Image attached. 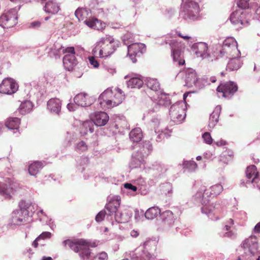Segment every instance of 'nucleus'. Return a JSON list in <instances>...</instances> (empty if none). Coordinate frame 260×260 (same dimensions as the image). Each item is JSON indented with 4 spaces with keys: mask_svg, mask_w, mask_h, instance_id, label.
Returning <instances> with one entry per match:
<instances>
[{
    "mask_svg": "<svg viewBox=\"0 0 260 260\" xmlns=\"http://www.w3.org/2000/svg\"><path fill=\"white\" fill-rule=\"evenodd\" d=\"M89 159L87 157L82 156L80 157V159L78 161V164L80 167L83 166V167L81 168V172H82L85 169L84 166L87 165Z\"/></svg>",
    "mask_w": 260,
    "mask_h": 260,
    "instance_id": "nucleus-55",
    "label": "nucleus"
},
{
    "mask_svg": "<svg viewBox=\"0 0 260 260\" xmlns=\"http://www.w3.org/2000/svg\"><path fill=\"white\" fill-rule=\"evenodd\" d=\"M6 185L0 182V194L6 199L11 197L10 189L6 187Z\"/></svg>",
    "mask_w": 260,
    "mask_h": 260,
    "instance_id": "nucleus-48",
    "label": "nucleus"
},
{
    "mask_svg": "<svg viewBox=\"0 0 260 260\" xmlns=\"http://www.w3.org/2000/svg\"><path fill=\"white\" fill-rule=\"evenodd\" d=\"M52 237V234L49 232H44L38 237V239H49Z\"/></svg>",
    "mask_w": 260,
    "mask_h": 260,
    "instance_id": "nucleus-60",
    "label": "nucleus"
},
{
    "mask_svg": "<svg viewBox=\"0 0 260 260\" xmlns=\"http://www.w3.org/2000/svg\"><path fill=\"white\" fill-rule=\"evenodd\" d=\"M122 40L123 44L128 46V45L134 43V35L131 32H127L122 36Z\"/></svg>",
    "mask_w": 260,
    "mask_h": 260,
    "instance_id": "nucleus-49",
    "label": "nucleus"
},
{
    "mask_svg": "<svg viewBox=\"0 0 260 260\" xmlns=\"http://www.w3.org/2000/svg\"><path fill=\"white\" fill-rule=\"evenodd\" d=\"M66 54L63 58V64L66 70L71 71L77 64L78 61L75 56V49L73 47L66 48Z\"/></svg>",
    "mask_w": 260,
    "mask_h": 260,
    "instance_id": "nucleus-14",
    "label": "nucleus"
},
{
    "mask_svg": "<svg viewBox=\"0 0 260 260\" xmlns=\"http://www.w3.org/2000/svg\"><path fill=\"white\" fill-rule=\"evenodd\" d=\"M18 89L17 83L11 78H5L0 84V92L2 93L11 94L16 92Z\"/></svg>",
    "mask_w": 260,
    "mask_h": 260,
    "instance_id": "nucleus-17",
    "label": "nucleus"
},
{
    "mask_svg": "<svg viewBox=\"0 0 260 260\" xmlns=\"http://www.w3.org/2000/svg\"><path fill=\"white\" fill-rule=\"evenodd\" d=\"M88 149V146L86 143L83 141H80L76 143L75 150L78 152H84L87 151Z\"/></svg>",
    "mask_w": 260,
    "mask_h": 260,
    "instance_id": "nucleus-50",
    "label": "nucleus"
},
{
    "mask_svg": "<svg viewBox=\"0 0 260 260\" xmlns=\"http://www.w3.org/2000/svg\"><path fill=\"white\" fill-rule=\"evenodd\" d=\"M129 139L134 142H139L142 138V132L140 128L137 127L131 131L129 133Z\"/></svg>",
    "mask_w": 260,
    "mask_h": 260,
    "instance_id": "nucleus-37",
    "label": "nucleus"
},
{
    "mask_svg": "<svg viewBox=\"0 0 260 260\" xmlns=\"http://www.w3.org/2000/svg\"><path fill=\"white\" fill-rule=\"evenodd\" d=\"M88 95L85 93H80L77 94L74 101L76 105L81 107L88 106L91 105V103L88 101Z\"/></svg>",
    "mask_w": 260,
    "mask_h": 260,
    "instance_id": "nucleus-29",
    "label": "nucleus"
},
{
    "mask_svg": "<svg viewBox=\"0 0 260 260\" xmlns=\"http://www.w3.org/2000/svg\"><path fill=\"white\" fill-rule=\"evenodd\" d=\"M120 203L118 200L113 201L106 205V209L108 211L110 216L109 219L114 218L118 223H125L128 222L132 215V213L127 209L119 210Z\"/></svg>",
    "mask_w": 260,
    "mask_h": 260,
    "instance_id": "nucleus-6",
    "label": "nucleus"
},
{
    "mask_svg": "<svg viewBox=\"0 0 260 260\" xmlns=\"http://www.w3.org/2000/svg\"><path fill=\"white\" fill-rule=\"evenodd\" d=\"M124 187L125 188L131 190L133 191H136L137 188L136 186L132 185L129 183H125L124 184Z\"/></svg>",
    "mask_w": 260,
    "mask_h": 260,
    "instance_id": "nucleus-64",
    "label": "nucleus"
},
{
    "mask_svg": "<svg viewBox=\"0 0 260 260\" xmlns=\"http://www.w3.org/2000/svg\"><path fill=\"white\" fill-rule=\"evenodd\" d=\"M108 255L105 252H102L97 254L93 260H107Z\"/></svg>",
    "mask_w": 260,
    "mask_h": 260,
    "instance_id": "nucleus-58",
    "label": "nucleus"
},
{
    "mask_svg": "<svg viewBox=\"0 0 260 260\" xmlns=\"http://www.w3.org/2000/svg\"><path fill=\"white\" fill-rule=\"evenodd\" d=\"M91 8L93 9V13L98 15L99 17H104L105 16L104 11L103 8H94L91 7Z\"/></svg>",
    "mask_w": 260,
    "mask_h": 260,
    "instance_id": "nucleus-57",
    "label": "nucleus"
},
{
    "mask_svg": "<svg viewBox=\"0 0 260 260\" xmlns=\"http://www.w3.org/2000/svg\"><path fill=\"white\" fill-rule=\"evenodd\" d=\"M43 164L41 161H35L31 164L28 167L29 174L31 176H35L43 168Z\"/></svg>",
    "mask_w": 260,
    "mask_h": 260,
    "instance_id": "nucleus-41",
    "label": "nucleus"
},
{
    "mask_svg": "<svg viewBox=\"0 0 260 260\" xmlns=\"http://www.w3.org/2000/svg\"><path fill=\"white\" fill-rule=\"evenodd\" d=\"M29 218L19 209L14 210L12 213L10 223L14 225H20L29 221Z\"/></svg>",
    "mask_w": 260,
    "mask_h": 260,
    "instance_id": "nucleus-20",
    "label": "nucleus"
},
{
    "mask_svg": "<svg viewBox=\"0 0 260 260\" xmlns=\"http://www.w3.org/2000/svg\"><path fill=\"white\" fill-rule=\"evenodd\" d=\"M258 172L256 168L254 165H251L247 167L246 171V176L247 178V183H249V181L255 176H257Z\"/></svg>",
    "mask_w": 260,
    "mask_h": 260,
    "instance_id": "nucleus-43",
    "label": "nucleus"
},
{
    "mask_svg": "<svg viewBox=\"0 0 260 260\" xmlns=\"http://www.w3.org/2000/svg\"><path fill=\"white\" fill-rule=\"evenodd\" d=\"M152 173L156 177L165 174L168 170V166L159 162H154L150 167Z\"/></svg>",
    "mask_w": 260,
    "mask_h": 260,
    "instance_id": "nucleus-25",
    "label": "nucleus"
},
{
    "mask_svg": "<svg viewBox=\"0 0 260 260\" xmlns=\"http://www.w3.org/2000/svg\"><path fill=\"white\" fill-rule=\"evenodd\" d=\"M160 190L162 193L166 196L171 197L172 194V186L170 183L166 182L161 184L160 186Z\"/></svg>",
    "mask_w": 260,
    "mask_h": 260,
    "instance_id": "nucleus-46",
    "label": "nucleus"
},
{
    "mask_svg": "<svg viewBox=\"0 0 260 260\" xmlns=\"http://www.w3.org/2000/svg\"><path fill=\"white\" fill-rule=\"evenodd\" d=\"M156 140L157 142H160L162 140H163L165 138H169L170 135L168 134V131L167 129L165 130H157V133L156 134H157Z\"/></svg>",
    "mask_w": 260,
    "mask_h": 260,
    "instance_id": "nucleus-52",
    "label": "nucleus"
},
{
    "mask_svg": "<svg viewBox=\"0 0 260 260\" xmlns=\"http://www.w3.org/2000/svg\"><path fill=\"white\" fill-rule=\"evenodd\" d=\"M86 243H87L86 240L82 239H78L75 241L71 240L69 245V247L75 252H78L83 246Z\"/></svg>",
    "mask_w": 260,
    "mask_h": 260,
    "instance_id": "nucleus-40",
    "label": "nucleus"
},
{
    "mask_svg": "<svg viewBox=\"0 0 260 260\" xmlns=\"http://www.w3.org/2000/svg\"><path fill=\"white\" fill-rule=\"evenodd\" d=\"M159 124V120L156 117H154L151 120V125L153 127L154 132L155 133H157V127Z\"/></svg>",
    "mask_w": 260,
    "mask_h": 260,
    "instance_id": "nucleus-59",
    "label": "nucleus"
},
{
    "mask_svg": "<svg viewBox=\"0 0 260 260\" xmlns=\"http://www.w3.org/2000/svg\"><path fill=\"white\" fill-rule=\"evenodd\" d=\"M199 4L192 1L187 0L181 5L180 16L186 20L194 21L199 17Z\"/></svg>",
    "mask_w": 260,
    "mask_h": 260,
    "instance_id": "nucleus-8",
    "label": "nucleus"
},
{
    "mask_svg": "<svg viewBox=\"0 0 260 260\" xmlns=\"http://www.w3.org/2000/svg\"><path fill=\"white\" fill-rule=\"evenodd\" d=\"M237 4L239 9L245 10L249 7V0H237Z\"/></svg>",
    "mask_w": 260,
    "mask_h": 260,
    "instance_id": "nucleus-53",
    "label": "nucleus"
},
{
    "mask_svg": "<svg viewBox=\"0 0 260 260\" xmlns=\"http://www.w3.org/2000/svg\"><path fill=\"white\" fill-rule=\"evenodd\" d=\"M253 183L254 186H256L258 189H260V178L257 176L253 177L251 181H249V183Z\"/></svg>",
    "mask_w": 260,
    "mask_h": 260,
    "instance_id": "nucleus-61",
    "label": "nucleus"
},
{
    "mask_svg": "<svg viewBox=\"0 0 260 260\" xmlns=\"http://www.w3.org/2000/svg\"><path fill=\"white\" fill-rule=\"evenodd\" d=\"M126 82L127 87L131 88H140L144 84L143 80L138 77H132Z\"/></svg>",
    "mask_w": 260,
    "mask_h": 260,
    "instance_id": "nucleus-38",
    "label": "nucleus"
},
{
    "mask_svg": "<svg viewBox=\"0 0 260 260\" xmlns=\"http://www.w3.org/2000/svg\"><path fill=\"white\" fill-rule=\"evenodd\" d=\"M212 55L214 59L219 58H229L235 56H240V51L238 49V43L233 37L226 38L222 45H216L213 48Z\"/></svg>",
    "mask_w": 260,
    "mask_h": 260,
    "instance_id": "nucleus-2",
    "label": "nucleus"
},
{
    "mask_svg": "<svg viewBox=\"0 0 260 260\" xmlns=\"http://www.w3.org/2000/svg\"><path fill=\"white\" fill-rule=\"evenodd\" d=\"M184 103L178 102L172 105L169 111L171 120L177 124L181 123L186 117Z\"/></svg>",
    "mask_w": 260,
    "mask_h": 260,
    "instance_id": "nucleus-9",
    "label": "nucleus"
},
{
    "mask_svg": "<svg viewBox=\"0 0 260 260\" xmlns=\"http://www.w3.org/2000/svg\"><path fill=\"white\" fill-rule=\"evenodd\" d=\"M234 224V221L233 219L230 218L226 223L224 228L223 231H226V232H225L223 236L229 237V238H232L235 237V232L232 231L231 230V227Z\"/></svg>",
    "mask_w": 260,
    "mask_h": 260,
    "instance_id": "nucleus-44",
    "label": "nucleus"
},
{
    "mask_svg": "<svg viewBox=\"0 0 260 260\" xmlns=\"http://www.w3.org/2000/svg\"><path fill=\"white\" fill-rule=\"evenodd\" d=\"M106 216H107V218L108 219L109 217L110 218V216L108 214V211L107 210L105 207L104 210L101 211L99 213L97 214V215L95 216V219L96 222H100L103 220L104 217Z\"/></svg>",
    "mask_w": 260,
    "mask_h": 260,
    "instance_id": "nucleus-51",
    "label": "nucleus"
},
{
    "mask_svg": "<svg viewBox=\"0 0 260 260\" xmlns=\"http://www.w3.org/2000/svg\"><path fill=\"white\" fill-rule=\"evenodd\" d=\"M94 131V123L92 120L86 121L83 122L82 126V132L84 134L88 132L91 133Z\"/></svg>",
    "mask_w": 260,
    "mask_h": 260,
    "instance_id": "nucleus-45",
    "label": "nucleus"
},
{
    "mask_svg": "<svg viewBox=\"0 0 260 260\" xmlns=\"http://www.w3.org/2000/svg\"><path fill=\"white\" fill-rule=\"evenodd\" d=\"M19 210L30 218L38 209V205L29 200H21L19 203Z\"/></svg>",
    "mask_w": 260,
    "mask_h": 260,
    "instance_id": "nucleus-19",
    "label": "nucleus"
},
{
    "mask_svg": "<svg viewBox=\"0 0 260 260\" xmlns=\"http://www.w3.org/2000/svg\"><path fill=\"white\" fill-rule=\"evenodd\" d=\"M158 215H160V210L158 207L155 206L149 208L145 212V218L150 220L153 219Z\"/></svg>",
    "mask_w": 260,
    "mask_h": 260,
    "instance_id": "nucleus-36",
    "label": "nucleus"
},
{
    "mask_svg": "<svg viewBox=\"0 0 260 260\" xmlns=\"http://www.w3.org/2000/svg\"><path fill=\"white\" fill-rule=\"evenodd\" d=\"M44 11L48 13L55 14L60 10L59 4L53 1H48L44 7Z\"/></svg>",
    "mask_w": 260,
    "mask_h": 260,
    "instance_id": "nucleus-34",
    "label": "nucleus"
},
{
    "mask_svg": "<svg viewBox=\"0 0 260 260\" xmlns=\"http://www.w3.org/2000/svg\"><path fill=\"white\" fill-rule=\"evenodd\" d=\"M120 42L115 40L112 36H106L101 39L92 49V54L95 56L107 58L111 56L119 47Z\"/></svg>",
    "mask_w": 260,
    "mask_h": 260,
    "instance_id": "nucleus-4",
    "label": "nucleus"
},
{
    "mask_svg": "<svg viewBox=\"0 0 260 260\" xmlns=\"http://www.w3.org/2000/svg\"><path fill=\"white\" fill-rule=\"evenodd\" d=\"M230 60L226 66V70L230 71L239 69L242 64V61L240 59V56H235L229 58Z\"/></svg>",
    "mask_w": 260,
    "mask_h": 260,
    "instance_id": "nucleus-28",
    "label": "nucleus"
},
{
    "mask_svg": "<svg viewBox=\"0 0 260 260\" xmlns=\"http://www.w3.org/2000/svg\"><path fill=\"white\" fill-rule=\"evenodd\" d=\"M158 101L157 102H154L153 105L154 107L151 110L152 112H154L158 110L160 106H168L171 104L170 100L166 96V94L161 93L160 97H158Z\"/></svg>",
    "mask_w": 260,
    "mask_h": 260,
    "instance_id": "nucleus-31",
    "label": "nucleus"
},
{
    "mask_svg": "<svg viewBox=\"0 0 260 260\" xmlns=\"http://www.w3.org/2000/svg\"><path fill=\"white\" fill-rule=\"evenodd\" d=\"M202 138L206 143L208 144H211L212 143V139L209 133L205 132L202 135Z\"/></svg>",
    "mask_w": 260,
    "mask_h": 260,
    "instance_id": "nucleus-56",
    "label": "nucleus"
},
{
    "mask_svg": "<svg viewBox=\"0 0 260 260\" xmlns=\"http://www.w3.org/2000/svg\"><path fill=\"white\" fill-rule=\"evenodd\" d=\"M48 55L51 58L57 59L60 58V55L65 53V50L59 42H55L49 48Z\"/></svg>",
    "mask_w": 260,
    "mask_h": 260,
    "instance_id": "nucleus-21",
    "label": "nucleus"
},
{
    "mask_svg": "<svg viewBox=\"0 0 260 260\" xmlns=\"http://www.w3.org/2000/svg\"><path fill=\"white\" fill-rule=\"evenodd\" d=\"M176 35L186 40L191 39L190 37L182 36L180 32L174 31L167 35L163 39V41L159 43V44L163 45L169 44L171 48L172 56L174 61L177 62L179 66H182L185 63V60L183 59L181 44L175 39Z\"/></svg>",
    "mask_w": 260,
    "mask_h": 260,
    "instance_id": "nucleus-3",
    "label": "nucleus"
},
{
    "mask_svg": "<svg viewBox=\"0 0 260 260\" xmlns=\"http://www.w3.org/2000/svg\"><path fill=\"white\" fill-rule=\"evenodd\" d=\"M17 11L12 9L2 14L0 17V26L4 28L14 26L17 23Z\"/></svg>",
    "mask_w": 260,
    "mask_h": 260,
    "instance_id": "nucleus-12",
    "label": "nucleus"
},
{
    "mask_svg": "<svg viewBox=\"0 0 260 260\" xmlns=\"http://www.w3.org/2000/svg\"><path fill=\"white\" fill-rule=\"evenodd\" d=\"M160 217L164 225L171 226L173 225L175 221V216L173 213L170 210H166L160 214Z\"/></svg>",
    "mask_w": 260,
    "mask_h": 260,
    "instance_id": "nucleus-27",
    "label": "nucleus"
},
{
    "mask_svg": "<svg viewBox=\"0 0 260 260\" xmlns=\"http://www.w3.org/2000/svg\"><path fill=\"white\" fill-rule=\"evenodd\" d=\"M78 252L81 259L88 260L89 258L91 252L89 248L86 246V244L83 246Z\"/></svg>",
    "mask_w": 260,
    "mask_h": 260,
    "instance_id": "nucleus-47",
    "label": "nucleus"
},
{
    "mask_svg": "<svg viewBox=\"0 0 260 260\" xmlns=\"http://www.w3.org/2000/svg\"><path fill=\"white\" fill-rule=\"evenodd\" d=\"M145 216V212L143 210L136 209L135 211V218L136 221H139Z\"/></svg>",
    "mask_w": 260,
    "mask_h": 260,
    "instance_id": "nucleus-54",
    "label": "nucleus"
},
{
    "mask_svg": "<svg viewBox=\"0 0 260 260\" xmlns=\"http://www.w3.org/2000/svg\"><path fill=\"white\" fill-rule=\"evenodd\" d=\"M152 149V145L149 142H145L140 146L139 149L135 152L144 158L151 151Z\"/></svg>",
    "mask_w": 260,
    "mask_h": 260,
    "instance_id": "nucleus-32",
    "label": "nucleus"
},
{
    "mask_svg": "<svg viewBox=\"0 0 260 260\" xmlns=\"http://www.w3.org/2000/svg\"><path fill=\"white\" fill-rule=\"evenodd\" d=\"M238 90L237 84L234 82L229 81L221 84L217 88V91L222 93L225 98H230Z\"/></svg>",
    "mask_w": 260,
    "mask_h": 260,
    "instance_id": "nucleus-16",
    "label": "nucleus"
},
{
    "mask_svg": "<svg viewBox=\"0 0 260 260\" xmlns=\"http://www.w3.org/2000/svg\"><path fill=\"white\" fill-rule=\"evenodd\" d=\"M109 119L108 115L105 112H95L92 117V121L94 124L98 126H102L106 124Z\"/></svg>",
    "mask_w": 260,
    "mask_h": 260,
    "instance_id": "nucleus-22",
    "label": "nucleus"
},
{
    "mask_svg": "<svg viewBox=\"0 0 260 260\" xmlns=\"http://www.w3.org/2000/svg\"><path fill=\"white\" fill-rule=\"evenodd\" d=\"M242 247L245 253H249L252 256L255 255L259 250L257 238L255 236H251L245 240L242 243Z\"/></svg>",
    "mask_w": 260,
    "mask_h": 260,
    "instance_id": "nucleus-15",
    "label": "nucleus"
},
{
    "mask_svg": "<svg viewBox=\"0 0 260 260\" xmlns=\"http://www.w3.org/2000/svg\"><path fill=\"white\" fill-rule=\"evenodd\" d=\"M182 165L184 172H194L198 169V165L193 160H186L184 159Z\"/></svg>",
    "mask_w": 260,
    "mask_h": 260,
    "instance_id": "nucleus-35",
    "label": "nucleus"
},
{
    "mask_svg": "<svg viewBox=\"0 0 260 260\" xmlns=\"http://www.w3.org/2000/svg\"><path fill=\"white\" fill-rule=\"evenodd\" d=\"M124 96L123 91L120 89L115 88L113 91L111 88H108L101 94L98 103L103 108H111L121 103Z\"/></svg>",
    "mask_w": 260,
    "mask_h": 260,
    "instance_id": "nucleus-5",
    "label": "nucleus"
},
{
    "mask_svg": "<svg viewBox=\"0 0 260 260\" xmlns=\"http://www.w3.org/2000/svg\"><path fill=\"white\" fill-rule=\"evenodd\" d=\"M32 107V103L30 101H25L20 104L19 111L21 114L25 115L29 113L31 111Z\"/></svg>",
    "mask_w": 260,
    "mask_h": 260,
    "instance_id": "nucleus-42",
    "label": "nucleus"
},
{
    "mask_svg": "<svg viewBox=\"0 0 260 260\" xmlns=\"http://www.w3.org/2000/svg\"><path fill=\"white\" fill-rule=\"evenodd\" d=\"M231 23L239 27L247 26L249 24V14L246 10L239 9L233 12L230 16Z\"/></svg>",
    "mask_w": 260,
    "mask_h": 260,
    "instance_id": "nucleus-10",
    "label": "nucleus"
},
{
    "mask_svg": "<svg viewBox=\"0 0 260 260\" xmlns=\"http://www.w3.org/2000/svg\"><path fill=\"white\" fill-rule=\"evenodd\" d=\"M111 120H114L115 123L114 127L117 129H119V132H120V129H128L129 125L126 120V118L123 115H115L112 116Z\"/></svg>",
    "mask_w": 260,
    "mask_h": 260,
    "instance_id": "nucleus-23",
    "label": "nucleus"
},
{
    "mask_svg": "<svg viewBox=\"0 0 260 260\" xmlns=\"http://www.w3.org/2000/svg\"><path fill=\"white\" fill-rule=\"evenodd\" d=\"M144 158L138 154L134 153L132 156V158L129 162V167L132 169H135L141 167L144 164Z\"/></svg>",
    "mask_w": 260,
    "mask_h": 260,
    "instance_id": "nucleus-33",
    "label": "nucleus"
},
{
    "mask_svg": "<svg viewBox=\"0 0 260 260\" xmlns=\"http://www.w3.org/2000/svg\"><path fill=\"white\" fill-rule=\"evenodd\" d=\"M89 61L91 65L94 68H98L99 66V62L93 56L89 57Z\"/></svg>",
    "mask_w": 260,
    "mask_h": 260,
    "instance_id": "nucleus-63",
    "label": "nucleus"
},
{
    "mask_svg": "<svg viewBox=\"0 0 260 260\" xmlns=\"http://www.w3.org/2000/svg\"><path fill=\"white\" fill-rule=\"evenodd\" d=\"M191 49L198 57H200L202 59L206 58L208 61H211L214 60L212 53L210 54L208 52V46L206 43L202 42L195 43L191 45Z\"/></svg>",
    "mask_w": 260,
    "mask_h": 260,
    "instance_id": "nucleus-13",
    "label": "nucleus"
},
{
    "mask_svg": "<svg viewBox=\"0 0 260 260\" xmlns=\"http://www.w3.org/2000/svg\"><path fill=\"white\" fill-rule=\"evenodd\" d=\"M134 182L137 185L141 186H144L146 184L145 179L141 177H138L137 179H135Z\"/></svg>",
    "mask_w": 260,
    "mask_h": 260,
    "instance_id": "nucleus-62",
    "label": "nucleus"
},
{
    "mask_svg": "<svg viewBox=\"0 0 260 260\" xmlns=\"http://www.w3.org/2000/svg\"><path fill=\"white\" fill-rule=\"evenodd\" d=\"M47 108L52 113L59 115L61 111V101L57 98L50 99L47 102Z\"/></svg>",
    "mask_w": 260,
    "mask_h": 260,
    "instance_id": "nucleus-24",
    "label": "nucleus"
},
{
    "mask_svg": "<svg viewBox=\"0 0 260 260\" xmlns=\"http://www.w3.org/2000/svg\"><path fill=\"white\" fill-rule=\"evenodd\" d=\"M89 10L87 8H78L75 12V15L79 21H83L84 24L91 28L102 30L105 27L106 24L95 17L90 18L88 16Z\"/></svg>",
    "mask_w": 260,
    "mask_h": 260,
    "instance_id": "nucleus-7",
    "label": "nucleus"
},
{
    "mask_svg": "<svg viewBox=\"0 0 260 260\" xmlns=\"http://www.w3.org/2000/svg\"><path fill=\"white\" fill-rule=\"evenodd\" d=\"M223 189V186L220 184L212 185L209 189H207L205 186L201 185L194 196V200L196 203H200L203 206L201 208L202 213L207 215L212 220L216 221L219 219L218 214L221 212L222 209L219 205L209 207L207 204L210 198L219 195Z\"/></svg>",
    "mask_w": 260,
    "mask_h": 260,
    "instance_id": "nucleus-1",
    "label": "nucleus"
},
{
    "mask_svg": "<svg viewBox=\"0 0 260 260\" xmlns=\"http://www.w3.org/2000/svg\"><path fill=\"white\" fill-rule=\"evenodd\" d=\"M145 83L149 88L154 91H157L160 89L159 83L156 79L147 78Z\"/></svg>",
    "mask_w": 260,
    "mask_h": 260,
    "instance_id": "nucleus-39",
    "label": "nucleus"
},
{
    "mask_svg": "<svg viewBox=\"0 0 260 260\" xmlns=\"http://www.w3.org/2000/svg\"><path fill=\"white\" fill-rule=\"evenodd\" d=\"M20 120L17 117H10L6 121L5 125L8 129L13 130L14 133L18 132Z\"/></svg>",
    "mask_w": 260,
    "mask_h": 260,
    "instance_id": "nucleus-30",
    "label": "nucleus"
},
{
    "mask_svg": "<svg viewBox=\"0 0 260 260\" xmlns=\"http://www.w3.org/2000/svg\"><path fill=\"white\" fill-rule=\"evenodd\" d=\"M185 81L186 85L188 87L195 86L198 88H202L207 81L204 79H200L197 77V73L192 69H188L185 71Z\"/></svg>",
    "mask_w": 260,
    "mask_h": 260,
    "instance_id": "nucleus-11",
    "label": "nucleus"
},
{
    "mask_svg": "<svg viewBox=\"0 0 260 260\" xmlns=\"http://www.w3.org/2000/svg\"><path fill=\"white\" fill-rule=\"evenodd\" d=\"M221 110V106L218 105L215 108L213 112L210 114L208 124L209 128H213L218 122Z\"/></svg>",
    "mask_w": 260,
    "mask_h": 260,
    "instance_id": "nucleus-26",
    "label": "nucleus"
},
{
    "mask_svg": "<svg viewBox=\"0 0 260 260\" xmlns=\"http://www.w3.org/2000/svg\"><path fill=\"white\" fill-rule=\"evenodd\" d=\"M145 45L142 43H132L127 46V54L133 63L137 61L136 57L145 51Z\"/></svg>",
    "mask_w": 260,
    "mask_h": 260,
    "instance_id": "nucleus-18",
    "label": "nucleus"
}]
</instances>
